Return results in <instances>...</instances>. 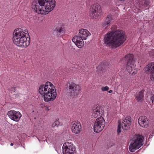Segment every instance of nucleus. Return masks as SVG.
Segmentation results:
<instances>
[{"label":"nucleus","mask_w":154,"mask_h":154,"mask_svg":"<svg viewBox=\"0 0 154 154\" xmlns=\"http://www.w3.org/2000/svg\"><path fill=\"white\" fill-rule=\"evenodd\" d=\"M111 29L112 30V32L105 35L104 42L106 46L112 48H116L123 44L126 40V36L125 32L122 30H113V27Z\"/></svg>","instance_id":"1"},{"label":"nucleus","mask_w":154,"mask_h":154,"mask_svg":"<svg viewBox=\"0 0 154 154\" xmlns=\"http://www.w3.org/2000/svg\"><path fill=\"white\" fill-rule=\"evenodd\" d=\"M55 6L54 0H34L32 7L38 14H46L52 10Z\"/></svg>","instance_id":"2"},{"label":"nucleus","mask_w":154,"mask_h":154,"mask_svg":"<svg viewBox=\"0 0 154 154\" xmlns=\"http://www.w3.org/2000/svg\"><path fill=\"white\" fill-rule=\"evenodd\" d=\"M49 86L43 96L44 101L47 102L53 101L57 96L56 91L54 86L51 82Z\"/></svg>","instance_id":"3"},{"label":"nucleus","mask_w":154,"mask_h":154,"mask_svg":"<svg viewBox=\"0 0 154 154\" xmlns=\"http://www.w3.org/2000/svg\"><path fill=\"white\" fill-rule=\"evenodd\" d=\"M67 90L69 92L70 96L73 98H77L81 91L79 85L73 82H69L67 85Z\"/></svg>","instance_id":"4"},{"label":"nucleus","mask_w":154,"mask_h":154,"mask_svg":"<svg viewBox=\"0 0 154 154\" xmlns=\"http://www.w3.org/2000/svg\"><path fill=\"white\" fill-rule=\"evenodd\" d=\"M143 137L142 135L137 136L130 144L129 147L130 151L132 152H134L136 150L140 147L143 144Z\"/></svg>","instance_id":"5"},{"label":"nucleus","mask_w":154,"mask_h":154,"mask_svg":"<svg viewBox=\"0 0 154 154\" xmlns=\"http://www.w3.org/2000/svg\"><path fill=\"white\" fill-rule=\"evenodd\" d=\"M13 37L24 40H28L30 38L27 30L20 28L15 29L13 33Z\"/></svg>","instance_id":"6"},{"label":"nucleus","mask_w":154,"mask_h":154,"mask_svg":"<svg viewBox=\"0 0 154 154\" xmlns=\"http://www.w3.org/2000/svg\"><path fill=\"white\" fill-rule=\"evenodd\" d=\"M134 55L132 54H128L126 55L123 58L127 63L126 68L129 72L131 73L136 65L134 64V61L133 60Z\"/></svg>","instance_id":"7"},{"label":"nucleus","mask_w":154,"mask_h":154,"mask_svg":"<svg viewBox=\"0 0 154 154\" xmlns=\"http://www.w3.org/2000/svg\"><path fill=\"white\" fill-rule=\"evenodd\" d=\"M89 12L91 17L95 19H97L100 17L101 6L98 4H93L91 7Z\"/></svg>","instance_id":"8"},{"label":"nucleus","mask_w":154,"mask_h":154,"mask_svg":"<svg viewBox=\"0 0 154 154\" xmlns=\"http://www.w3.org/2000/svg\"><path fill=\"white\" fill-rule=\"evenodd\" d=\"M105 122L102 116L97 119L94 123V129L95 132L99 133L103 129L104 127Z\"/></svg>","instance_id":"9"},{"label":"nucleus","mask_w":154,"mask_h":154,"mask_svg":"<svg viewBox=\"0 0 154 154\" xmlns=\"http://www.w3.org/2000/svg\"><path fill=\"white\" fill-rule=\"evenodd\" d=\"M63 152L64 154H74L76 152L75 148L71 142L65 143L62 147Z\"/></svg>","instance_id":"10"},{"label":"nucleus","mask_w":154,"mask_h":154,"mask_svg":"<svg viewBox=\"0 0 154 154\" xmlns=\"http://www.w3.org/2000/svg\"><path fill=\"white\" fill-rule=\"evenodd\" d=\"M13 43L18 47L21 48H26L27 47L30 43V38L28 40H24L15 38H12Z\"/></svg>","instance_id":"11"},{"label":"nucleus","mask_w":154,"mask_h":154,"mask_svg":"<svg viewBox=\"0 0 154 154\" xmlns=\"http://www.w3.org/2000/svg\"><path fill=\"white\" fill-rule=\"evenodd\" d=\"M8 115L11 120L16 122H18L22 116V114L18 111L12 110L8 112Z\"/></svg>","instance_id":"12"},{"label":"nucleus","mask_w":154,"mask_h":154,"mask_svg":"<svg viewBox=\"0 0 154 154\" xmlns=\"http://www.w3.org/2000/svg\"><path fill=\"white\" fill-rule=\"evenodd\" d=\"M71 128L72 132L75 134L79 133L82 130L81 125L79 122L74 121L71 123Z\"/></svg>","instance_id":"13"},{"label":"nucleus","mask_w":154,"mask_h":154,"mask_svg":"<svg viewBox=\"0 0 154 154\" xmlns=\"http://www.w3.org/2000/svg\"><path fill=\"white\" fill-rule=\"evenodd\" d=\"M84 39L79 35L75 36L72 38V42L79 48H81L84 45Z\"/></svg>","instance_id":"14"},{"label":"nucleus","mask_w":154,"mask_h":154,"mask_svg":"<svg viewBox=\"0 0 154 154\" xmlns=\"http://www.w3.org/2000/svg\"><path fill=\"white\" fill-rule=\"evenodd\" d=\"M131 119L130 116H127L124 119L122 123V127L123 129L128 130L131 124Z\"/></svg>","instance_id":"15"},{"label":"nucleus","mask_w":154,"mask_h":154,"mask_svg":"<svg viewBox=\"0 0 154 154\" xmlns=\"http://www.w3.org/2000/svg\"><path fill=\"white\" fill-rule=\"evenodd\" d=\"M138 122L139 125L144 128H147L148 126V119L146 116L140 117L138 119Z\"/></svg>","instance_id":"16"},{"label":"nucleus","mask_w":154,"mask_h":154,"mask_svg":"<svg viewBox=\"0 0 154 154\" xmlns=\"http://www.w3.org/2000/svg\"><path fill=\"white\" fill-rule=\"evenodd\" d=\"M50 84H51V82L48 81L45 83V84L41 85L38 88L39 93L42 95L44 96L48 88L50 87Z\"/></svg>","instance_id":"17"},{"label":"nucleus","mask_w":154,"mask_h":154,"mask_svg":"<svg viewBox=\"0 0 154 154\" xmlns=\"http://www.w3.org/2000/svg\"><path fill=\"white\" fill-rule=\"evenodd\" d=\"M79 35L82 37L84 40H86L91 35L90 33L86 29H81L79 30Z\"/></svg>","instance_id":"18"},{"label":"nucleus","mask_w":154,"mask_h":154,"mask_svg":"<svg viewBox=\"0 0 154 154\" xmlns=\"http://www.w3.org/2000/svg\"><path fill=\"white\" fill-rule=\"evenodd\" d=\"M100 107L98 104L94 105L92 108L91 116L93 117L96 118L98 116H100Z\"/></svg>","instance_id":"19"},{"label":"nucleus","mask_w":154,"mask_h":154,"mask_svg":"<svg viewBox=\"0 0 154 154\" xmlns=\"http://www.w3.org/2000/svg\"><path fill=\"white\" fill-rule=\"evenodd\" d=\"M138 3L139 9L141 10L143 8L147 9L146 7L149 5L150 2L149 0H136Z\"/></svg>","instance_id":"20"},{"label":"nucleus","mask_w":154,"mask_h":154,"mask_svg":"<svg viewBox=\"0 0 154 154\" xmlns=\"http://www.w3.org/2000/svg\"><path fill=\"white\" fill-rule=\"evenodd\" d=\"M113 20V17L112 15L108 14L105 18L102 26L104 27L108 26L110 24L111 22Z\"/></svg>","instance_id":"21"},{"label":"nucleus","mask_w":154,"mask_h":154,"mask_svg":"<svg viewBox=\"0 0 154 154\" xmlns=\"http://www.w3.org/2000/svg\"><path fill=\"white\" fill-rule=\"evenodd\" d=\"M145 69L147 73L153 74L154 73V62L149 63L146 66Z\"/></svg>","instance_id":"22"},{"label":"nucleus","mask_w":154,"mask_h":154,"mask_svg":"<svg viewBox=\"0 0 154 154\" xmlns=\"http://www.w3.org/2000/svg\"><path fill=\"white\" fill-rule=\"evenodd\" d=\"M143 90H141L139 93H137L135 95L136 99L138 101L143 100L144 97Z\"/></svg>","instance_id":"23"},{"label":"nucleus","mask_w":154,"mask_h":154,"mask_svg":"<svg viewBox=\"0 0 154 154\" xmlns=\"http://www.w3.org/2000/svg\"><path fill=\"white\" fill-rule=\"evenodd\" d=\"M63 28L61 27H57L54 30V32H55L57 35H60L63 31Z\"/></svg>","instance_id":"24"},{"label":"nucleus","mask_w":154,"mask_h":154,"mask_svg":"<svg viewBox=\"0 0 154 154\" xmlns=\"http://www.w3.org/2000/svg\"><path fill=\"white\" fill-rule=\"evenodd\" d=\"M60 123L59 122V119H57L53 124L52 125V127H57L60 125Z\"/></svg>","instance_id":"25"},{"label":"nucleus","mask_w":154,"mask_h":154,"mask_svg":"<svg viewBox=\"0 0 154 154\" xmlns=\"http://www.w3.org/2000/svg\"><path fill=\"white\" fill-rule=\"evenodd\" d=\"M121 132V123H119L118 122V126L117 129V133L118 134L120 133Z\"/></svg>","instance_id":"26"},{"label":"nucleus","mask_w":154,"mask_h":154,"mask_svg":"<svg viewBox=\"0 0 154 154\" xmlns=\"http://www.w3.org/2000/svg\"><path fill=\"white\" fill-rule=\"evenodd\" d=\"M109 89V88L108 86L103 87L101 88V90L103 91H107Z\"/></svg>","instance_id":"27"},{"label":"nucleus","mask_w":154,"mask_h":154,"mask_svg":"<svg viewBox=\"0 0 154 154\" xmlns=\"http://www.w3.org/2000/svg\"><path fill=\"white\" fill-rule=\"evenodd\" d=\"M151 100H152V103H154V94L152 95Z\"/></svg>","instance_id":"28"},{"label":"nucleus","mask_w":154,"mask_h":154,"mask_svg":"<svg viewBox=\"0 0 154 154\" xmlns=\"http://www.w3.org/2000/svg\"><path fill=\"white\" fill-rule=\"evenodd\" d=\"M150 79L152 81H154V75H151L150 76Z\"/></svg>","instance_id":"29"},{"label":"nucleus","mask_w":154,"mask_h":154,"mask_svg":"<svg viewBox=\"0 0 154 154\" xmlns=\"http://www.w3.org/2000/svg\"><path fill=\"white\" fill-rule=\"evenodd\" d=\"M49 107L48 106V107H45V109L46 110H47V111H48L49 110H50V108H49Z\"/></svg>","instance_id":"30"},{"label":"nucleus","mask_w":154,"mask_h":154,"mask_svg":"<svg viewBox=\"0 0 154 154\" xmlns=\"http://www.w3.org/2000/svg\"><path fill=\"white\" fill-rule=\"evenodd\" d=\"M113 92L112 90H110L109 91V92L110 93H112Z\"/></svg>","instance_id":"31"},{"label":"nucleus","mask_w":154,"mask_h":154,"mask_svg":"<svg viewBox=\"0 0 154 154\" xmlns=\"http://www.w3.org/2000/svg\"><path fill=\"white\" fill-rule=\"evenodd\" d=\"M72 69L74 70V69H75V68H72V67H71V68H70V70H72Z\"/></svg>","instance_id":"32"},{"label":"nucleus","mask_w":154,"mask_h":154,"mask_svg":"<svg viewBox=\"0 0 154 154\" xmlns=\"http://www.w3.org/2000/svg\"><path fill=\"white\" fill-rule=\"evenodd\" d=\"M84 70H83V71L84 72L86 73V72H87V71H86V70L85 71V70H84Z\"/></svg>","instance_id":"33"},{"label":"nucleus","mask_w":154,"mask_h":154,"mask_svg":"<svg viewBox=\"0 0 154 154\" xmlns=\"http://www.w3.org/2000/svg\"><path fill=\"white\" fill-rule=\"evenodd\" d=\"M13 145H14V144H13V143H11L10 144V146H13Z\"/></svg>","instance_id":"34"},{"label":"nucleus","mask_w":154,"mask_h":154,"mask_svg":"<svg viewBox=\"0 0 154 154\" xmlns=\"http://www.w3.org/2000/svg\"><path fill=\"white\" fill-rule=\"evenodd\" d=\"M15 88V87H13V88H12V89H14V88Z\"/></svg>","instance_id":"35"},{"label":"nucleus","mask_w":154,"mask_h":154,"mask_svg":"<svg viewBox=\"0 0 154 154\" xmlns=\"http://www.w3.org/2000/svg\"><path fill=\"white\" fill-rule=\"evenodd\" d=\"M68 73H70V70H69H69H68Z\"/></svg>","instance_id":"36"}]
</instances>
